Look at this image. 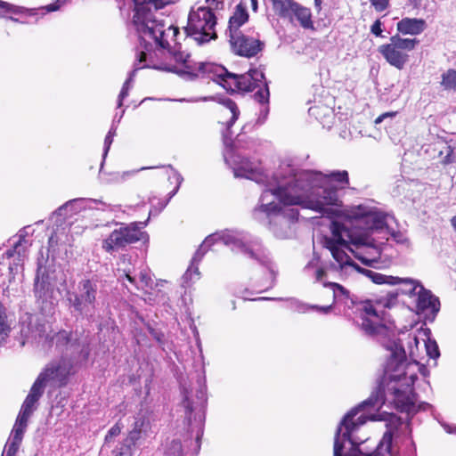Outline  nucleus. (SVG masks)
Instances as JSON below:
<instances>
[{
	"label": "nucleus",
	"instance_id": "nucleus-1",
	"mask_svg": "<svg viewBox=\"0 0 456 456\" xmlns=\"http://www.w3.org/2000/svg\"><path fill=\"white\" fill-rule=\"evenodd\" d=\"M224 160L229 164L237 177H245L265 183L257 206L253 209V217L263 224L273 225V232L278 238L285 239L291 235L290 223L296 221L298 211L289 206L298 205L315 212L330 213V206L338 201V194L330 184L332 181L348 183L346 171H336L322 175L314 171H301L289 176L281 173L271 178L261 172L256 161L226 149Z\"/></svg>",
	"mask_w": 456,
	"mask_h": 456
},
{
	"label": "nucleus",
	"instance_id": "nucleus-2",
	"mask_svg": "<svg viewBox=\"0 0 456 456\" xmlns=\"http://www.w3.org/2000/svg\"><path fill=\"white\" fill-rule=\"evenodd\" d=\"M338 200L330 206V213H319L330 218L339 216L345 221V224L331 222V234L325 237L324 246L346 274L364 270L352 261L346 250L351 251L362 264L375 267L392 257L387 252V245L377 243L371 238L375 233H383L384 237L389 235L396 243L409 245V240L403 233L388 229L387 215L377 207L360 204L338 209Z\"/></svg>",
	"mask_w": 456,
	"mask_h": 456
},
{
	"label": "nucleus",
	"instance_id": "nucleus-3",
	"mask_svg": "<svg viewBox=\"0 0 456 456\" xmlns=\"http://www.w3.org/2000/svg\"><path fill=\"white\" fill-rule=\"evenodd\" d=\"M170 42L167 47H163L152 40L151 45H147L140 40V45L143 50L138 53V69L152 68L156 69L174 72L185 79L193 80L199 77H207L210 78V73L206 69H201V65L213 64L212 62H194L190 59V55L180 50H171Z\"/></svg>",
	"mask_w": 456,
	"mask_h": 456
},
{
	"label": "nucleus",
	"instance_id": "nucleus-4",
	"mask_svg": "<svg viewBox=\"0 0 456 456\" xmlns=\"http://www.w3.org/2000/svg\"><path fill=\"white\" fill-rule=\"evenodd\" d=\"M50 342L55 344L56 347L65 352L66 356L50 362L38 377H43L41 384L45 387L48 383L61 387L66 384L68 376L70 374L72 361L70 358L86 359L89 355V341L87 337L77 333L61 330L54 334Z\"/></svg>",
	"mask_w": 456,
	"mask_h": 456
},
{
	"label": "nucleus",
	"instance_id": "nucleus-5",
	"mask_svg": "<svg viewBox=\"0 0 456 456\" xmlns=\"http://www.w3.org/2000/svg\"><path fill=\"white\" fill-rule=\"evenodd\" d=\"M174 0H149L139 5L133 16V24L138 34L139 39L147 45L151 40L154 43L167 47L174 37L178 34V28L175 27L170 20H167L158 10L172 4Z\"/></svg>",
	"mask_w": 456,
	"mask_h": 456
},
{
	"label": "nucleus",
	"instance_id": "nucleus-6",
	"mask_svg": "<svg viewBox=\"0 0 456 456\" xmlns=\"http://www.w3.org/2000/svg\"><path fill=\"white\" fill-rule=\"evenodd\" d=\"M210 73V79L222 86L227 91L256 92L254 98L261 104L268 103L269 89L263 71L254 69L242 75L230 73L227 69L217 64L201 65Z\"/></svg>",
	"mask_w": 456,
	"mask_h": 456
},
{
	"label": "nucleus",
	"instance_id": "nucleus-7",
	"mask_svg": "<svg viewBox=\"0 0 456 456\" xmlns=\"http://www.w3.org/2000/svg\"><path fill=\"white\" fill-rule=\"evenodd\" d=\"M398 292H388L375 300H366L360 305L361 327L370 335L381 334L386 327L381 322L383 309L392 308L396 305Z\"/></svg>",
	"mask_w": 456,
	"mask_h": 456
},
{
	"label": "nucleus",
	"instance_id": "nucleus-8",
	"mask_svg": "<svg viewBox=\"0 0 456 456\" xmlns=\"http://www.w3.org/2000/svg\"><path fill=\"white\" fill-rule=\"evenodd\" d=\"M216 19L210 6H193L188 16L185 32L199 44L206 43L216 37L215 27Z\"/></svg>",
	"mask_w": 456,
	"mask_h": 456
},
{
	"label": "nucleus",
	"instance_id": "nucleus-9",
	"mask_svg": "<svg viewBox=\"0 0 456 456\" xmlns=\"http://www.w3.org/2000/svg\"><path fill=\"white\" fill-rule=\"evenodd\" d=\"M246 236L243 234H240L235 232H231L228 230L215 232L209 236H208L202 244L200 246L199 249L196 251L191 264L187 269L185 273V277H190L191 279L192 275H196L197 277L200 275L198 264L202 259L205 253L216 242L221 241L224 245L231 248L232 250H234L236 248L240 249L241 251H247L245 245Z\"/></svg>",
	"mask_w": 456,
	"mask_h": 456
},
{
	"label": "nucleus",
	"instance_id": "nucleus-10",
	"mask_svg": "<svg viewBox=\"0 0 456 456\" xmlns=\"http://www.w3.org/2000/svg\"><path fill=\"white\" fill-rule=\"evenodd\" d=\"M419 40L413 37H402L398 34L390 37L389 43L379 46L378 52L391 66L403 69L409 61V52L413 51Z\"/></svg>",
	"mask_w": 456,
	"mask_h": 456
},
{
	"label": "nucleus",
	"instance_id": "nucleus-11",
	"mask_svg": "<svg viewBox=\"0 0 456 456\" xmlns=\"http://www.w3.org/2000/svg\"><path fill=\"white\" fill-rule=\"evenodd\" d=\"M146 223H131L114 230L103 241L102 248L107 252H112L128 244L134 243L142 239L143 232L141 231Z\"/></svg>",
	"mask_w": 456,
	"mask_h": 456
},
{
	"label": "nucleus",
	"instance_id": "nucleus-12",
	"mask_svg": "<svg viewBox=\"0 0 456 456\" xmlns=\"http://www.w3.org/2000/svg\"><path fill=\"white\" fill-rule=\"evenodd\" d=\"M150 429L151 424L145 416L139 414L134 417L127 437L119 448L113 451L114 456H133L135 452L136 443L147 437Z\"/></svg>",
	"mask_w": 456,
	"mask_h": 456
},
{
	"label": "nucleus",
	"instance_id": "nucleus-13",
	"mask_svg": "<svg viewBox=\"0 0 456 456\" xmlns=\"http://www.w3.org/2000/svg\"><path fill=\"white\" fill-rule=\"evenodd\" d=\"M96 294V283L84 279L79 281L77 293H68V300L76 311L82 314L94 308Z\"/></svg>",
	"mask_w": 456,
	"mask_h": 456
},
{
	"label": "nucleus",
	"instance_id": "nucleus-14",
	"mask_svg": "<svg viewBox=\"0 0 456 456\" xmlns=\"http://www.w3.org/2000/svg\"><path fill=\"white\" fill-rule=\"evenodd\" d=\"M357 273H362L368 278L371 280L372 282L376 284H389V285H398L399 288L395 292L398 294L406 295L409 297L416 296L418 290L422 286L419 281L411 278H399L395 276L384 275L382 273L371 271V270H362L356 271Z\"/></svg>",
	"mask_w": 456,
	"mask_h": 456
},
{
	"label": "nucleus",
	"instance_id": "nucleus-15",
	"mask_svg": "<svg viewBox=\"0 0 456 456\" xmlns=\"http://www.w3.org/2000/svg\"><path fill=\"white\" fill-rule=\"evenodd\" d=\"M46 329L45 325L38 324L37 318L34 315L26 314L22 317L20 323V336L22 340L20 341L21 346H25L28 343H38L46 342L48 336L45 335Z\"/></svg>",
	"mask_w": 456,
	"mask_h": 456
},
{
	"label": "nucleus",
	"instance_id": "nucleus-16",
	"mask_svg": "<svg viewBox=\"0 0 456 456\" xmlns=\"http://www.w3.org/2000/svg\"><path fill=\"white\" fill-rule=\"evenodd\" d=\"M42 378L43 377H37L21 405L15 421L19 423V425L21 424L28 427V419L37 408L38 400L43 395L45 387L44 384H41Z\"/></svg>",
	"mask_w": 456,
	"mask_h": 456
},
{
	"label": "nucleus",
	"instance_id": "nucleus-17",
	"mask_svg": "<svg viewBox=\"0 0 456 456\" xmlns=\"http://www.w3.org/2000/svg\"><path fill=\"white\" fill-rule=\"evenodd\" d=\"M230 45L234 53L245 57L254 56L261 50L260 41L246 37L240 31L230 34Z\"/></svg>",
	"mask_w": 456,
	"mask_h": 456
},
{
	"label": "nucleus",
	"instance_id": "nucleus-18",
	"mask_svg": "<svg viewBox=\"0 0 456 456\" xmlns=\"http://www.w3.org/2000/svg\"><path fill=\"white\" fill-rule=\"evenodd\" d=\"M417 297V309L419 312L429 311L433 314H436L440 310L439 299L435 297L431 291L426 289L421 286L416 294Z\"/></svg>",
	"mask_w": 456,
	"mask_h": 456
},
{
	"label": "nucleus",
	"instance_id": "nucleus-19",
	"mask_svg": "<svg viewBox=\"0 0 456 456\" xmlns=\"http://www.w3.org/2000/svg\"><path fill=\"white\" fill-rule=\"evenodd\" d=\"M218 113L220 116V122L224 124L229 129L237 120L240 115V110L233 101L226 98L220 102Z\"/></svg>",
	"mask_w": 456,
	"mask_h": 456
},
{
	"label": "nucleus",
	"instance_id": "nucleus-20",
	"mask_svg": "<svg viewBox=\"0 0 456 456\" xmlns=\"http://www.w3.org/2000/svg\"><path fill=\"white\" fill-rule=\"evenodd\" d=\"M427 28V22L423 19L403 18L396 23V29L403 35L418 36Z\"/></svg>",
	"mask_w": 456,
	"mask_h": 456
},
{
	"label": "nucleus",
	"instance_id": "nucleus-21",
	"mask_svg": "<svg viewBox=\"0 0 456 456\" xmlns=\"http://www.w3.org/2000/svg\"><path fill=\"white\" fill-rule=\"evenodd\" d=\"M28 247V240H25V235L23 234V231H20V234H19V240L13 244V248L9 249L5 252L7 258L13 257L15 255L18 256V257H17L18 262L11 264L9 266L11 273H12L14 270L16 272L18 271V265L21 262H23V259L26 256Z\"/></svg>",
	"mask_w": 456,
	"mask_h": 456
},
{
	"label": "nucleus",
	"instance_id": "nucleus-22",
	"mask_svg": "<svg viewBox=\"0 0 456 456\" xmlns=\"http://www.w3.org/2000/svg\"><path fill=\"white\" fill-rule=\"evenodd\" d=\"M288 20L291 23L297 20L304 28H313L314 27L310 9L297 2L293 7V11L290 12V18H288Z\"/></svg>",
	"mask_w": 456,
	"mask_h": 456
},
{
	"label": "nucleus",
	"instance_id": "nucleus-23",
	"mask_svg": "<svg viewBox=\"0 0 456 456\" xmlns=\"http://www.w3.org/2000/svg\"><path fill=\"white\" fill-rule=\"evenodd\" d=\"M26 428V426L21 424L19 425V423L15 422L11 433V436L4 447L5 456H15L22 441L23 434Z\"/></svg>",
	"mask_w": 456,
	"mask_h": 456
},
{
	"label": "nucleus",
	"instance_id": "nucleus-24",
	"mask_svg": "<svg viewBox=\"0 0 456 456\" xmlns=\"http://www.w3.org/2000/svg\"><path fill=\"white\" fill-rule=\"evenodd\" d=\"M230 231L232 232V230H230ZM234 232L246 236V239L244 241H245L246 248L248 250L241 251L240 249L236 248L233 251L236 253L244 254L245 256H248L251 258H256L259 261H262V263H265V260L261 259V253H262L261 252V245H260V242L258 241V240L252 239L251 236L247 232H239V231H234Z\"/></svg>",
	"mask_w": 456,
	"mask_h": 456
},
{
	"label": "nucleus",
	"instance_id": "nucleus-25",
	"mask_svg": "<svg viewBox=\"0 0 456 456\" xmlns=\"http://www.w3.org/2000/svg\"><path fill=\"white\" fill-rule=\"evenodd\" d=\"M271 3L274 13L286 20L290 18V12L296 4L294 0H271Z\"/></svg>",
	"mask_w": 456,
	"mask_h": 456
},
{
	"label": "nucleus",
	"instance_id": "nucleus-26",
	"mask_svg": "<svg viewBox=\"0 0 456 456\" xmlns=\"http://www.w3.org/2000/svg\"><path fill=\"white\" fill-rule=\"evenodd\" d=\"M248 15L241 4L236 7L234 14L229 20V34L240 31L239 28L248 20Z\"/></svg>",
	"mask_w": 456,
	"mask_h": 456
},
{
	"label": "nucleus",
	"instance_id": "nucleus-27",
	"mask_svg": "<svg viewBox=\"0 0 456 456\" xmlns=\"http://www.w3.org/2000/svg\"><path fill=\"white\" fill-rule=\"evenodd\" d=\"M84 208V200L75 199L68 201L56 210V214L59 216H67L69 213H77Z\"/></svg>",
	"mask_w": 456,
	"mask_h": 456
},
{
	"label": "nucleus",
	"instance_id": "nucleus-28",
	"mask_svg": "<svg viewBox=\"0 0 456 456\" xmlns=\"http://www.w3.org/2000/svg\"><path fill=\"white\" fill-rule=\"evenodd\" d=\"M392 439H393V428L390 427L384 433L383 437H382L381 441L379 442V444L378 446V452H377L378 456H386L383 454V452H386L387 454H390Z\"/></svg>",
	"mask_w": 456,
	"mask_h": 456
},
{
	"label": "nucleus",
	"instance_id": "nucleus-29",
	"mask_svg": "<svg viewBox=\"0 0 456 456\" xmlns=\"http://www.w3.org/2000/svg\"><path fill=\"white\" fill-rule=\"evenodd\" d=\"M441 86L446 91H456V70L450 69L442 74Z\"/></svg>",
	"mask_w": 456,
	"mask_h": 456
},
{
	"label": "nucleus",
	"instance_id": "nucleus-30",
	"mask_svg": "<svg viewBox=\"0 0 456 456\" xmlns=\"http://www.w3.org/2000/svg\"><path fill=\"white\" fill-rule=\"evenodd\" d=\"M27 9L0 0V17L7 18L9 14H22Z\"/></svg>",
	"mask_w": 456,
	"mask_h": 456
},
{
	"label": "nucleus",
	"instance_id": "nucleus-31",
	"mask_svg": "<svg viewBox=\"0 0 456 456\" xmlns=\"http://www.w3.org/2000/svg\"><path fill=\"white\" fill-rule=\"evenodd\" d=\"M305 273L313 276L315 280V281H321L322 278L325 276V271L321 266L317 265V263L310 262L305 267Z\"/></svg>",
	"mask_w": 456,
	"mask_h": 456
},
{
	"label": "nucleus",
	"instance_id": "nucleus-32",
	"mask_svg": "<svg viewBox=\"0 0 456 456\" xmlns=\"http://www.w3.org/2000/svg\"><path fill=\"white\" fill-rule=\"evenodd\" d=\"M138 63V54L136 55V61H135V63H134V69L131 72L130 74V77L126 79V81L124 83L123 85V87L121 89V92L118 95V106L120 107L122 106V102H123V100L128 95V91H129V87H130V83L132 82L133 80V77L134 75V72L139 69H138V66L136 65Z\"/></svg>",
	"mask_w": 456,
	"mask_h": 456
},
{
	"label": "nucleus",
	"instance_id": "nucleus-33",
	"mask_svg": "<svg viewBox=\"0 0 456 456\" xmlns=\"http://www.w3.org/2000/svg\"><path fill=\"white\" fill-rule=\"evenodd\" d=\"M163 456H183L181 442L173 440L170 444L167 446Z\"/></svg>",
	"mask_w": 456,
	"mask_h": 456
},
{
	"label": "nucleus",
	"instance_id": "nucleus-34",
	"mask_svg": "<svg viewBox=\"0 0 456 456\" xmlns=\"http://www.w3.org/2000/svg\"><path fill=\"white\" fill-rule=\"evenodd\" d=\"M424 342L428 357L434 360L437 359L440 355V352L436 342L429 338H428Z\"/></svg>",
	"mask_w": 456,
	"mask_h": 456
},
{
	"label": "nucleus",
	"instance_id": "nucleus-35",
	"mask_svg": "<svg viewBox=\"0 0 456 456\" xmlns=\"http://www.w3.org/2000/svg\"><path fill=\"white\" fill-rule=\"evenodd\" d=\"M123 428V425L118 421L107 433L105 436V444L111 443L119 434Z\"/></svg>",
	"mask_w": 456,
	"mask_h": 456
},
{
	"label": "nucleus",
	"instance_id": "nucleus-36",
	"mask_svg": "<svg viewBox=\"0 0 456 456\" xmlns=\"http://www.w3.org/2000/svg\"><path fill=\"white\" fill-rule=\"evenodd\" d=\"M40 271L41 268H38L37 277L35 279V292L41 297L45 293V290L46 289L47 283L44 280V278L40 279Z\"/></svg>",
	"mask_w": 456,
	"mask_h": 456
},
{
	"label": "nucleus",
	"instance_id": "nucleus-37",
	"mask_svg": "<svg viewBox=\"0 0 456 456\" xmlns=\"http://www.w3.org/2000/svg\"><path fill=\"white\" fill-rule=\"evenodd\" d=\"M324 285L331 287V289L333 290L334 298H338L340 296H345L346 297H348V291L344 287H342L341 285H339L338 283L330 282L329 284H324Z\"/></svg>",
	"mask_w": 456,
	"mask_h": 456
},
{
	"label": "nucleus",
	"instance_id": "nucleus-38",
	"mask_svg": "<svg viewBox=\"0 0 456 456\" xmlns=\"http://www.w3.org/2000/svg\"><path fill=\"white\" fill-rule=\"evenodd\" d=\"M140 288L142 289H152L153 281L147 272L140 273Z\"/></svg>",
	"mask_w": 456,
	"mask_h": 456
},
{
	"label": "nucleus",
	"instance_id": "nucleus-39",
	"mask_svg": "<svg viewBox=\"0 0 456 456\" xmlns=\"http://www.w3.org/2000/svg\"><path fill=\"white\" fill-rule=\"evenodd\" d=\"M116 134V129L112 126L110 130L109 131L108 134L105 137L104 140V152L103 157H105L110 150V147L113 141V136Z\"/></svg>",
	"mask_w": 456,
	"mask_h": 456
},
{
	"label": "nucleus",
	"instance_id": "nucleus-40",
	"mask_svg": "<svg viewBox=\"0 0 456 456\" xmlns=\"http://www.w3.org/2000/svg\"><path fill=\"white\" fill-rule=\"evenodd\" d=\"M307 308L316 309L320 313L328 314L331 310L332 305H327V306L310 305V306H307ZM298 310L301 312H305L306 310V306L301 305V307Z\"/></svg>",
	"mask_w": 456,
	"mask_h": 456
},
{
	"label": "nucleus",
	"instance_id": "nucleus-41",
	"mask_svg": "<svg viewBox=\"0 0 456 456\" xmlns=\"http://www.w3.org/2000/svg\"><path fill=\"white\" fill-rule=\"evenodd\" d=\"M370 3L379 12L384 11L388 5L387 0H370Z\"/></svg>",
	"mask_w": 456,
	"mask_h": 456
},
{
	"label": "nucleus",
	"instance_id": "nucleus-42",
	"mask_svg": "<svg viewBox=\"0 0 456 456\" xmlns=\"http://www.w3.org/2000/svg\"><path fill=\"white\" fill-rule=\"evenodd\" d=\"M370 31L377 37H381L382 29H381V22L379 20H377L370 28Z\"/></svg>",
	"mask_w": 456,
	"mask_h": 456
},
{
	"label": "nucleus",
	"instance_id": "nucleus-43",
	"mask_svg": "<svg viewBox=\"0 0 456 456\" xmlns=\"http://www.w3.org/2000/svg\"><path fill=\"white\" fill-rule=\"evenodd\" d=\"M396 114H397L396 111H390V112L383 113L375 119V123L380 124L385 118H394V117H395Z\"/></svg>",
	"mask_w": 456,
	"mask_h": 456
},
{
	"label": "nucleus",
	"instance_id": "nucleus-44",
	"mask_svg": "<svg viewBox=\"0 0 456 456\" xmlns=\"http://www.w3.org/2000/svg\"><path fill=\"white\" fill-rule=\"evenodd\" d=\"M123 273H124V276L126 279V281H129V283L139 288V286L137 285V283L135 281V278L131 275L129 271L125 270V271H123Z\"/></svg>",
	"mask_w": 456,
	"mask_h": 456
},
{
	"label": "nucleus",
	"instance_id": "nucleus-45",
	"mask_svg": "<svg viewBox=\"0 0 456 456\" xmlns=\"http://www.w3.org/2000/svg\"><path fill=\"white\" fill-rule=\"evenodd\" d=\"M442 427L444 428L446 433L456 435V426H451L449 424L443 423Z\"/></svg>",
	"mask_w": 456,
	"mask_h": 456
},
{
	"label": "nucleus",
	"instance_id": "nucleus-46",
	"mask_svg": "<svg viewBox=\"0 0 456 456\" xmlns=\"http://www.w3.org/2000/svg\"><path fill=\"white\" fill-rule=\"evenodd\" d=\"M205 2L208 4V6H210L211 9L214 7V6H217L218 3L216 2V0H205Z\"/></svg>",
	"mask_w": 456,
	"mask_h": 456
},
{
	"label": "nucleus",
	"instance_id": "nucleus-47",
	"mask_svg": "<svg viewBox=\"0 0 456 456\" xmlns=\"http://www.w3.org/2000/svg\"><path fill=\"white\" fill-rule=\"evenodd\" d=\"M133 1L135 4V7H134V10H135L139 5H142L144 3H148L149 0H133Z\"/></svg>",
	"mask_w": 456,
	"mask_h": 456
},
{
	"label": "nucleus",
	"instance_id": "nucleus-48",
	"mask_svg": "<svg viewBox=\"0 0 456 456\" xmlns=\"http://www.w3.org/2000/svg\"><path fill=\"white\" fill-rule=\"evenodd\" d=\"M251 8L254 12L257 10V0H250Z\"/></svg>",
	"mask_w": 456,
	"mask_h": 456
},
{
	"label": "nucleus",
	"instance_id": "nucleus-49",
	"mask_svg": "<svg viewBox=\"0 0 456 456\" xmlns=\"http://www.w3.org/2000/svg\"><path fill=\"white\" fill-rule=\"evenodd\" d=\"M177 181H178V184H177L175 190L170 193V198L173 197L175 194V192L177 191L178 187L182 182V178L180 176H177Z\"/></svg>",
	"mask_w": 456,
	"mask_h": 456
},
{
	"label": "nucleus",
	"instance_id": "nucleus-50",
	"mask_svg": "<svg viewBox=\"0 0 456 456\" xmlns=\"http://www.w3.org/2000/svg\"><path fill=\"white\" fill-rule=\"evenodd\" d=\"M322 0H314V5L317 11L321 10Z\"/></svg>",
	"mask_w": 456,
	"mask_h": 456
},
{
	"label": "nucleus",
	"instance_id": "nucleus-51",
	"mask_svg": "<svg viewBox=\"0 0 456 456\" xmlns=\"http://www.w3.org/2000/svg\"><path fill=\"white\" fill-rule=\"evenodd\" d=\"M148 168L149 167H141L138 170H133V171H130V172L124 173V175H134V174L137 173L140 170H144V169H148Z\"/></svg>",
	"mask_w": 456,
	"mask_h": 456
},
{
	"label": "nucleus",
	"instance_id": "nucleus-52",
	"mask_svg": "<svg viewBox=\"0 0 456 456\" xmlns=\"http://www.w3.org/2000/svg\"><path fill=\"white\" fill-rule=\"evenodd\" d=\"M451 224L452 226L453 227V230L455 231L456 232V216H453L452 219H451Z\"/></svg>",
	"mask_w": 456,
	"mask_h": 456
},
{
	"label": "nucleus",
	"instance_id": "nucleus-53",
	"mask_svg": "<svg viewBox=\"0 0 456 456\" xmlns=\"http://www.w3.org/2000/svg\"><path fill=\"white\" fill-rule=\"evenodd\" d=\"M185 408L188 411H192V407L191 406L190 403L189 402H186L185 403Z\"/></svg>",
	"mask_w": 456,
	"mask_h": 456
},
{
	"label": "nucleus",
	"instance_id": "nucleus-54",
	"mask_svg": "<svg viewBox=\"0 0 456 456\" xmlns=\"http://www.w3.org/2000/svg\"><path fill=\"white\" fill-rule=\"evenodd\" d=\"M54 242H55V240H54V236H53V235H52V236L50 237V239H49V243H50V245H51V246H53Z\"/></svg>",
	"mask_w": 456,
	"mask_h": 456
},
{
	"label": "nucleus",
	"instance_id": "nucleus-55",
	"mask_svg": "<svg viewBox=\"0 0 456 456\" xmlns=\"http://www.w3.org/2000/svg\"><path fill=\"white\" fill-rule=\"evenodd\" d=\"M164 282H165L164 281H158V282L156 283V286H157V287H158V286H162Z\"/></svg>",
	"mask_w": 456,
	"mask_h": 456
},
{
	"label": "nucleus",
	"instance_id": "nucleus-56",
	"mask_svg": "<svg viewBox=\"0 0 456 456\" xmlns=\"http://www.w3.org/2000/svg\"><path fill=\"white\" fill-rule=\"evenodd\" d=\"M412 339H413V341H414L415 345L417 346V345H418V343H419L418 338H417L416 337H413V338H412Z\"/></svg>",
	"mask_w": 456,
	"mask_h": 456
},
{
	"label": "nucleus",
	"instance_id": "nucleus-57",
	"mask_svg": "<svg viewBox=\"0 0 456 456\" xmlns=\"http://www.w3.org/2000/svg\"><path fill=\"white\" fill-rule=\"evenodd\" d=\"M10 20H12V21L18 22V20H17V19L12 18V17H10Z\"/></svg>",
	"mask_w": 456,
	"mask_h": 456
}]
</instances>
